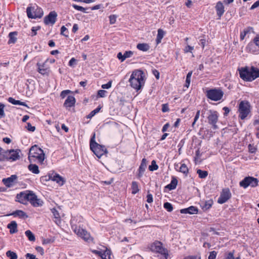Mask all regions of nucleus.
<instances>
[{
    "mask_svg": "<svg viewBox=\"0 0 259 259\" xmlns=\"http://www.w3.org/2000/svg\"><path fill=\"white\" fill-rule=\"evenodd\" d=\"M26 128L30 132H34L35 130V127L34 126H32V125L30 123H27Z\"/></svg>",
    "mask_w": 259,
    "mask_h": 259,
    "instance_id": "58",
    "label": "nucleus"
},
{
    "mask_svg": "<svg viewBox=\"0 0 259 259\" xmlns=\"http://www.w3.org/2000/svg\"><path fill=\"white\" fill-rule=\"evenodd\" d=\"M7 227L10 229V233L11 234H14L18 232L17 224L14 221H12L10 224H9L7 226Z\"/></svg>",
    "mask_w": 259,
    "mask_h": 259,
    "instance_id": "24",
    "label": "nucleus"
},
{
    "mask_svg": "<svg viewBox=\"0 0 259 259\" xmlns=\"http://www.w3.org/2000/svg\"><path fill=\"white\" fill-rule=\"evenodd\" d=\"M238 111L239 112V117L244 120L250 112V105L248 101L243 100L241 101L239 104Z\"/></svg>",
    "mask_w": 259,
    "mask_h": 259,
    "instance_id": "4",
    "label": "nucleus"
},
{
    "mask_svg": "<svg viewBox=\"0 0 259 259\" xmlns=\"http://www.w3.org/2000/svg\"><path fill=\"white\" fill-rule=\"evenodd\" d=\"M108 151L106 148L103 145L98 144V159L100 158L102 156L107 155Z\"/></svg>",
    "mask_w": 259,
    "mask_h": 259,
    "instance_id": "25",
    "label": "nucleus"
},
{
    "mask_svg": "<svg viewBox=\"0 0 259 259\" xmlns=\"http://www.w3.org/2000/svg\"><path fill=\"white\" fill-rule=\"evenodd\" d=\"M144 72L141 70H135L133 72L129 79L130 85L137 91L139 90L144 83Z\"/></svg>",
    "mask_w": 259,
    "mask_h": 259,
    "instance_id": "1",
    "label": "nucleus"
},
{
    "mask_svg": "<svg viewBox=\"0 0 259 259\" xmlns=\"http://www.w3.org/2000/svg\"><path fill=\"white\" fill-rule=\"evenodd\" d=\"M117 57L119 60L121 61V62H123L125 60L124 55H122L121 52H119L117 54Z\"/></svg>",
    "mask_w": 259,
    "mask_h": 259,
    "instance_id": "61",
    "label": "nucleus"
},
{
    "mask_svg": "<svg viewBox=\"0 0 259 259\" xmlns=\"http://www.w3.org/2000/svg\"><path fill=\"white\" fill-rule=\"evenodd\" d=\"M111 251L110 249L105 246H102V248H98V256L101 259H111Z\"/></svg>",
    "mask_w": 259,
    "mask_h": 259,
    "instance_id": "13",
    "label": "nucleus"
},
{
    "mask_svg": "<svg viewBox=\"0 0 259 259\" xmlns=\"http://www.w3.org/2000/svg\"><path fill=\"white\" fill-rule=\"evenodd\" d=\"M53 181H55L60 186H62L65 183L64 179L58 174H56L53 178Z\"/></svg>",
    "mask_w": 259,
    "mask_h": 259,
    "instance_id": "26",
    "label": "nucleus"
},
{
    "mask_svg": "<svg viewBox=\"0 0 259 259\" xmlns=\"http://www.w3.org/2000/svg\"><path fill=\"white\" fill-rule=\"evenodd\" d=\"M117 16L115 15H111L109 16L110 23L113 24L115 23L116 20Z\"/></svg>",
    "mask_w": 259,
    "mask_h": 259,
    "instance_id": "49",
    "label": "nucleus"
},
{
    "mask_svg": "<svg viewBox=\"0 0 259 259\" xmlns=\"http://www.w3.org/2000/svg\"><path fill=\"white\" fill-rule=\"evenodd\" d=\"M158 166L156 164V162L155 160H152L151 162V164L149 166V169L150 171H154L158 169Z\"/></svg>",
    "mask_w": 259,
    "mask_h": 259,
    "instance_id": "40",
    "label": "nucleus"
},
{
    "mask_svg": "<svg viewBox=\"0 0 259 259\" xmlns=\"http://www.w3.org/2000/svg\"><path fill=\"white\" fill-rule=\"evenodd\" d=\"M4 108V105L3 104L0 103V118L4 117L5 116Z\"/></svg>",
    "mask_w": 259,
    "mask_h": 259,
    "instance_id": "52",
    "label": "nucleus"
},
{
    "mask_svg": "<svg viewBox=\"0 0 259 259\" xmlns=\"http://www.w3.org/2000/svg\"><path fill=\"white\" fill-rule=\"evenodd\" d=\"M240 77L245 81H251L254 80V77L252 74L251 68L250 69L246 68H242L240 71Z\"/></svg>",
    "mask_w": 259,
    "mask_h": 259,
    "instance_id": "9",
    "label": "nucleus"
},
{
    "mask_svg": "<svg viewBox=\"0 0 259 259\" xmlns=\"http://www.w3.org/2000/svg\"><path fill=\"white\" fill-rule=\"evenodd\" d=\"M68 32L67 29L64 26H62L61 28V34L65 36V37H68Z\"/></svg>",
    "mask_w": 259,
    "mask_h": 259,
    "instance_id": "46",
    "label": "nucleus"
},
{
    "mask_svg": "<svg viewBox=\"0 0 259 259\" xmlns=\"http://www.w3.org/2000/svg\"><path fill=\"white\" fill-rule=\"evenodd\" d=\"M177 184H178L177 179L176 178L173 177L170 182V183L169 184L167 185L165 187V188L168 189L170 190H174L176 188Z\"/></svg>",
    "mask_w": 259,
    "mask_h": 259,
    "instance_id": "28",
    "label": "nucleus"
},
{
    "mask_svg": "<svg viewBox=\"0 0 259 259\" xmlns=\"http://www.w3.org/2000/svg\"><path fill=\"white\" fill-rule=\"evenodd\" d=\"M218 113L216 111H209V114L207 117L208 122L209 124H211L212 126V128L214 130L217 129L218 128V125H217V123L218 121Z\"/></svg>",
    "mask_w": 259,
    "mask_h": 259,
    "instance_id": "10",
    "label": "nucleus"
},
{
    "mask_svg": "<svg viewBox=\"0 0 259 259\" xmlns=\"http://www.w3.org/2000/svg\"><path fill=\"white\" fill-rule=\"evenodd\" d=\"M27 195V201H29L30 203L36 197V196L30 191H28Z\"/></svg>",
    "mask_w": 259,
    "mask_h": 259,
    "instance_id": "42",
    "label": "nucleus"
},
{
    "mask_svg": "<svg viewBox=\"0 0 259 259\" xmlns=\"http://www.w3.org/2000/svg\"><path fill=\"white\" fill-rule=\"evenodd\" d=\"M70 92L71 91L70 90H64L61 93L60 96L62 98H64L66 97L67 94Z\"/></svg>",
    "mask_w": 259,
    "mask_h": 259,
    "instance_id": "57",
    "label": "nucleus"
},
{
    "mask_svg": "<svg viewBox=\"0 0 259 259\" xmlns=\"http://www.w3.org/2000/svg\"><path fill=\"white\" fill-rule=\"evenodd\" d=\"M133 54L134 52L132 51H125L123 54L124 57H125V59H126L127 58L132 57Z\"/></svg>",
    "mask_w": 259,
    "mask_h": 259,
    "instance_id": "56",
    "label": "nucleus"
},
{
    "mask_svg": "<svg viewBox=\"0 0 259 259\" xmlns=\"http://www.w3.org/2000/svg\"><path fill=\"white\" fill-rule=\"evenodd\" d=\"M72 7L75 9L79 11H81L83 12H85V9L81 6H79L76 5H73Z\"/></svg>",
    "mask_w": 259,
    "mask_h": 259,
    "instance_id": "47",
    "label": "nucleus"
},
{
    "mask_svg": "<svg viewBox=\"0 0 259 259\" xmlns=\"http://www.w3.org/2000/svg\"><path fill=\"white\" fill-rule=\"evenodd\" d=\"M19 152H20L19 150H10L9 152V157H8V159H11L13 161L18 159L20 157V156L19 154Z\"/></svg>",
    "mask_w": 259,
    "mask_h": 259,
    "instance_id": "20",
    "label": "nucleus"
},
{
    "mask_svg": "<svg viewBox=\"0 0 259 259\" xmlns=\"http://www.w3.org/2000/svg\"><path fill=\"white\" fill-rule=\"evenodd\" d=\"M253 29L251 27H248L244 29L243 31L240 33V39L241 40H243L246 36V35L249 33Z\"/></svg>",
    "mask_w": 259,
    "mask_h": 259,
    "instance_id": "34",
    "label": "nucleus"
},
{
    "mask_svg": "<svg viewBox=\"0 0 259 259\" xmlns=\"http://www.w3.org/2000/svg\"><path fill=\"white\" fill-rule=\"evenodd\" d=\"M75 101V99L73 96H68L64 103V106L67 108L72 107L74 106Z\"/></svg>",
    "mask_w": 259,
    "mask_h": 259,
    "instance_id": "18",
    "label": "nucleus"
},
{
    "mask_svg": "<svg viewBox=\"0 0 259 259\" xmlns=\"http://www.w3.org/2000/svg\"><path fill=\"white\" fill-rule=\"evenodd\" d=\"M17 35V32L16 31L11 32L9 34V40L8 41L9 44H14L17 40L16 36Z\"/></svg>",
    "mask_w": 259,
    "mask_h": 259,
    "instance_id": "29",
    "label": "nucleus"
},
{
    "mask_svg": "<svg viewBox=\"0 0 259 259\" xmlns=\"http://www.w3.org/2000/svg\"><path fill=\"white\" fill-rule=\"evenodd\" d=\"M12 215L16 217H18L20 219H26L28 218V215L24 211L21 210H17L15 211H13L11 214L8 215Z\"/></svg>",
    "mask_w": 259,
    "mask_h": 259,
    "instance_id": "21",
    "label": "nucleus"
},
{
    "mask_svg": "<svg viewBox=\"0 0 259 259\" xmlns=\"http://www.w3.org/2000/svg\"><path fill=\"white\" fill-rule=\"evenodd\" d=\"M57 14L55 11H51L46 16L44 19V23L46 25L51 24L54 25L57 20Z\"/></svg>",
    "mask_w": 259,
    "mask_h": 259,
    "instance_id": "12",
    "label": "nucleus"
},
{
    "mask_svg": "<svg viewBox=\"0 0 259 259\" xmlns=\"http://www.w3.org/2000/svg\"><path fill=\"white\" fill-rule=\"evenodd\" d=\"M107 92L105 90L98 91V97L103 98L106 96Z\"/></svg>",
    "mask_w": 259,
    "mask_h": 259,
    "instance_id": "53",
    "label": "nucleus"
},
{
    "mask_svg": "<svg viewBox=\"0 0 259 259\" xmlns=\"http://www.w3.org/2000/svg\"><path fill=\"white\" fill-rule=\"evenodd\" d=\"M74 232L80 237L82 238L84 241L90 242L92 241L90 234L84 229L80 227H75L73 229Z\"/></svg>",
    "mask_w": 259,
    "mask_h": 259,
    "instance_id": "8",
    "label": "nucleus"
},
{
    "mask_svg": "<svg viewBox=\"0 0 259 259\" xmlns=\"http://www.w3.org/2000/svg\"><path fill=\"white\" fill-rule=\"evenodd\" d=\"M27 191L21 192L17 195L16 198L21 203L25 204L27 201Z\"/></svg>",
    "mask_w": 259,
    "mask_h": 259,
    "instance_id": "16",
    "label": "nucleus"
},
{
    "mask_svg": "<svg viewBox=\"0 0 259 259\" xmlns=\"http://www.w3.org/2000/svg\"><path fill=\"white\" fill-rule=\"evenodd\" d=\"M25 234L30 241H34L35 240V236L31 231L27 230L25 231Z\"/></svg>",
    "mask_w": 259,
    "mask_h": 259,
    "instance_id": "37",
    "label": "nucleus"
},
{
    "mask_svg": "<svg viewBox=\"0 0 259 259\" xmlns=\"http://www.w3.org/2000/svg\"><path fill=\"white\" fill-rule=\"evenodd\" d=\"M146 167L147 160L145 158H143L138 169V174L137 176L139 178H140L143 176Z\"/></svg>",
    "mask_w": 259,
    "mask_h": 259,
    "instance_id": "17",
    "label": "nucleus"
},
{
    "mask_svg": "<svg viewBox=\"0 0 259 259\" xmlns=\"http://www.w3.org/2000/svg\"><path fill=\"white\" fill-rule=\"evenodd\" d=\"M188 168L185 164H182L180 168V171L187 175L188 172Z\"/></svg>",
    "mask_w": 259,
    "mask_h": 259,
    "instance_id": "43",
    "label": "nucleus"
},
{
    "mask_svg": "<svg viewBox=\"0 0 259 259\" xmlns=\"http://www.w3.org/2000/svg\"><path fill=\"white\" fill-rule=\"evenodd\" d=\"M17 178L16 175H13L9 178L3 179L2 182L7 187H11L16 183Z\"/></svg>",
    "mask_w": 259,
    "mask_h": 259,
    "instance_id": "14",
    "label": "nucleus"
},
{
    "mask_svg": "<svg viewBox=\"0 0 259 259\" xmlns=\"http://www.w3.org/2000/svg\"><path fill=\"white\" fill-rule=\"evenodd\" d=\"M97 113V108L93 110L86 117L88 119H90Z\"/></svg>",
    "mask_w": 259,
    "mask_h": 259,
    "instance_id": "51",
    "label": "nucleus"
},
{
    "mask_svg": "<svg viewBox=\"0 0 259 259\" xmlns=\"http://www.w3.org/2000/svg\"><path fill=\"white\" fill-rule=\"evenodd\" d=\"M132 193L133 194H135L137 193L139 191V189L138 187V184L137 182L135 181H133L132 183Z\"/></svg>",
    "mask_w": 259,
    "mask_h": 259,
    "instance_id": "35",
    "label": "nucleus"
},
{
    "mask_svg": "<svg viewBox=\"0 0 259 259\" xmlns=\"http://www.w3.org/2000/svg\"><path fill=\"white\" fill-rule=\"evenodd\" d=\"M112 82V80H110L107 83L102 85L101 87L103 89H108L111 88Z\"/></svg>",
    "mask_w": 259,
    "mask_h": 259,
    "instance_id": "55",
    "label": "nucleus"
},
{
    "mask_svg": "<svg viewBox=\"0 0 259 259\" xmlns=\"http://www.w3.org/2000/svg\"><path fill=\"white\" fill-rule=\"evenodd\" d=\"M27 17L31 19L40 18L44 15V12L41 8L36 5H31L26 9Z\"/></svg>",
    "mask_w": 259,
    "mask_h": 259,
    "instance_id": "3",
    "label": "nucleus"
},
{
    "mask_svg": "<svg viewBox=\"0 0 259 259\" xmlns=\"http://www.w3.org/2000/svg\"><path fill=\"white\" fill-rule=\"evenodd\" d=\"M217 255V252L215 251H212L209 252L208 259H215Z\"/></svg>",
    "mask_w": 259,
    "mask_h": 259,
    "instance_id": "48",
    "label": "nucleus"
},
{
    "mask_svg": "<svg viewBox=\"0 0 259 259\" xmlns=\"http://www.w3.org/2000/svg\"><path fill=\"white\" fill-rule=\"evenodd\" d=\"M200 110H198L196 115H195V116L194 117V121L192 123V126L193 127H194V125L195 124V123L196 122V121L198 119L199 117V115H200Z\"/></svg>",
    "mask_w": 259,
    "mask_h": 259,
    "instance_id": "54",
    "label": "nucleus"
},
{
    "mask_svg": "<svg viewBox=\"0 0 259 259\" xmlns=\"http://www.w3.org/2000/svg\"><path fill=\"white\" fill-rule=\"evenodd\" d=\"M213 204V201L211 199L204 202H202L201 207L203 210H206L210 208Z\"/></svg>",
    "mask_w": 259,
    "mask_h": 259,
    "instance_id": "27",
    "label": "nucleus"
},
{
    "mask_svg": "<svg viewBox=\"0 0 259 259\" xmlns=\"http://www.w3.org/2000/svg\"><path fill=\"white\" fill-rule=\"evenodd\" d=\"M180 212L181 213L186 214L189 213L191 214H196L198 212V209L197 207L191 206L188 208L182 209L180 210Z\"/></svg>",
    "mask_w": 259,
    "mask_h": 259,
    "instance_id": "19",
    "label": "nucleus"
},
{
    "mask_svg": "<svg viewBox=\"0 0 259 259\" xmlns=\"http://www.w3.org/2000/svg\"><path fill=\"white\" fill-rule=\"evenodd\" d=\"M168 106L167 104H162V111L163 112H166L169 111Z\"/></svg>",
    "mask_w": 259,
    "mask_h": 259,
    "instance_id": "63",
    "label": "nucleus"
},
{
    "mask_svg": "<svg viewBox=\"0 0 259 259\" xmlns=\"http://www.w3.org/2000/svg\"><path fill=\"white\" fill-rule=\"evenodd\" d=\"M43 203V201L40 199H38L37 197L31 202V204L34 207L42 206Z\"/></svg>",
    "mask_w": 259,
    "mask_h": 259,
    "instance_id": "36",
    "label": "nucleus"
},
{
    "mask_svg": "<svg viewBox=\"0 0 259 259\" xmlns=\"http://www.w3.org/2000/svg\"><path fill=\"white\" fill-rule=\"evenodd\" d=\"M150 249L153 252L160 253L162 256L161 259H167L168 251L167 250L163 247L162 243L158 241H156L150 245Z\"/></svg>",
    "mask_w": 259,
    "mask_h": 259,
    "instance_id": "5",
    "label": "nucleus"
},
{
    "mask_svg": "<svg viewBox=\"0 0 259 259\" xmlns=\"http://www.w3.org/2000/svg\"><path fill=\"white\" fill-rule=\"evenodd\" d=\"M194 49V48L193 47H191L189 45H187L185 49H184V52L185 53H187L188 52H191Z\"/></svg>",
    "mask_w": 259,
    "mask_h": 259,
    "instance_id": "59",
    "label": "nucleus"
},
{
    "mask_svg": "<svg viewBox=\"0 0 259 259\" xmlns=\"http://www.w3.org/2000/svg\"><path fill=\"white\" fill-rule=\"evenodd\" d=\"M28 169L32 173L38 174L39 173L38 167L35 164H30L28 166Z\"/></svg>",
    "mask_w": 259,
    "mask_h": 259,
    "instance_id": "32",
    "label": "nucleus"
},
{
    "mask_svg": "<svg viewBox=\"0 0 259 259\" xmlns=\"http://www.w3.org/2000/svg\"><path fill=\"white\" fill-rule=\"evenodd\" d=\"M197 173L198 174L199 177L201 179L205 178L208 175L207 171L202 170L201 169H198L197 170Z\"/></svg>",
    "mask_w": 259,
    "mask_h": 259,
    "instance_id": "39",
    "label": "nucleus"
},
{
    "mask_svg": "<svg viewBox=\"0 0 259 259\" xmlns=\"http://www.w3.org/2000/svg\"><path fill=\"white\" fill-rule=\"evenodd\" d=\"M8 101L13 105H20L27 107V105L25 102H21L19 100H16L12 97H10L8 99Z\"/></svg>",
    "mask_w": 259,
    "mask_h": 259,
    "instance_id": "31",
    "label": "nucleus"
},
{
    "mask_svg": "<svg viewBox=\"0 0 259 259\" xmlns=\"http://www.w3.org/2000/svg\"><path fill=\"white\" fill-rule=\"evenodd\" d=\"M137 48L140 51L146 52L149 50L150 46L146 43L138 44Z\"/></svg>",
    "mask_w": 259,
    "mask_h": 259,
    "instance_id": "30",
    "label": "nucleus"
},
{
    "mask_svg": "<svg viewBox=\"0 0 259 259\" xmlns=\"http://www.w3.org/2000/svg\"><path fill=\"white\" fill-rule=\"evenodd\" d=\"M215 9L218 16L219 17V18H221L225 11L223 3L221 2H218L215 6Z\"/></svg>",
    "mask_w": 259,
    "mask_h": 259,
    "instance_id": "23",
    "label": "nucleus"
},
{
    "mask_svg": "<svg viewBox=\"0 0 259 259\" xmlns=\"http://www.w3.org/2000/svg\"><path fill=\"white\" fill-rule=\"evenodd\" d=\"M252 74L254 77V79L259 77V69L253 66L251 67Z\"/></svg>",
    "mask_w": 259,
    "mask_h": 259,
    "instance_id": "41",
    "label": "nucleus"
},
{
    "mask_svg": "<svg viewBox=\"0 0 259 259\" xmlns=\"http://www.w3.org/2000/svg\"><path fill=\"white\" fill-rule=\"evenodd\" d=\"M192 74V72H189L187 75L185 87L187 88H188L190 85Z\"/></svg>",
    "mask_w": 259,
    "mask_h": 259,
    "instance_id": "45",
    "label": "nucleus"
},
{
    "mask_svg": "<svg viewBox=\"0 0 259 259\" xmlns=\"http://www.w3.org/2000/svg\"><path fill=\"white\" fill-rule=\"evenodd\" d=\"M37 65L38 66V72L41 74L42 75L48 74L49 70L48 68L46 67V63H37Z\"/></svg>",
    "mask_w": 259,
    "mask_h": 259,
    "instance_id": "22",
    "label": "nucleus"
},
{
    "mask_svg": "<svg viewBox=\"0 0 259 259\" xmlns=\"http://www.w3.org/2000/svg\"><path fill=\"white\" fill-rule=\"evenodd\" d=\"M164 35V32L161 29H159L158 30V33L157 35V37L156 39V44H158L161 42V39L163 37Z\"/></svg>",
    "mask_w": 259,
    "mask_h": 259,
    "instance_id": "33",
    "label": "nucleus"
},
{
    "mask_svg": "<svg viewBox=\"0 0 259 259\" xmlns=\"http://www.w3.org/2000/svg\"><path fill=\"white\" fill-rule=\"evenodd\" d=\"M231 197V193L228 188H224L221 193L220 196L218 198V202L223 204L227 202Z\"/></svg>",
    "mask_w": 259,
    "mask_h": 259,
    "instance_id": "11",
    "label": "nucleus"
},
{
    "mask_svg": "<svg viewBox=\"0 0 259 259\" xmlns=\"http://www.w3.org/2000/svg\"><path fill=\"white\" fill-rule=\"evenodd\" d=\"M164 208L168 211L171 212L173 210V207L171 203L169 202H165L163 205Z\"/></svg>",
    "mask_w": 259,
    "mask_h": 259,
    "instance_id": "44",
    "label": "nucleus"
},
{
    "mask_svg": "<svg viewBox=\"0 0 259 259\" xmlns=\"http://www.w3.org/2000/svg\"><path fill=\"white\" fill-rule=\"evenodd\" d=\"M6 255L7 257H10V259H17L18 258L17 254L11 250L7 251Z\"/></svg>",
    "mask_w": 259,
    "mask_h": 259,
    "instance_id": "38",
    "label": "nucleus"
},
{
    "mask_svg": "<svg viewBox=\"0 0 259 259\" xmlns=\"http://www.w3.org/2000/svg\"><path fill=\"white\" fill-rule=\"evenodd\" d=\"M253 42L255 44L256 46L259 47V35H256L253 38Z\"/></svg>",
    "mask_w": 259,
    "mask_h": 259,
    "instance_id": "64",
    "label": "nucleus"
},
{
    "mask_svg": "<svg viewBox=\"0 0 259 259\" xmlns=\"http://www.w3.org/2000/svg\"><path fill=\"white\" fill-rule=\"evenodd\" d=\"M224 95V92L220 89H212L207 90L206 96L209 99L218 101L222 99Z\"/></svg>",
    "mask_w": 259,
    "mask_h": 259,
    "instance_id": "6",
    "label": "nucleus"
},
{
    "mask_svg": "<svg viewBox=\"0 0 259 259\" xmlns=\"http://www.w3.org/2000/svg\"><path fill=\"white\" fill-rule=\"evenodd\" d=\"M28 159L30 162L37 160L38 163L42 164L45 159V154L40 148L35 145L29 150Z\"/></svg>",
    "mask_w": 259,
    "mask_h": 259,
    "instance_id": "2",
    "label": "nucleus"
},
{
    "mask_svg": "<svg viewBox=\"0 0 259 259\" xmlns=\"http://www.w3.org/2000/svg\"><path fill=\"white\" fill-rule=\"evenodd\" d=\"M40 29V26H37V27H33L31 29V31L32 32V36H34L36 34V31L37 30Z\"/></svg>",
    "mask_w": 259,
    "mask_h": 259,
    "instance_id": "60",
    "label": "nucleus"
},
{
    "mask_svg": "<svg viewBox=\"0 0 259 259\" xmlns=\"http://www.w3.org/2000/svg\"><path fill=\"white\" fill-rule=\"evenodd\" d=\"M95 139L96 133L94 132L90 140V149L94 154L97 156V143H96Z\"/></svg>",
    "mask_w": 259,
    "mask_h": 259,
    "instance_id": "15",
    "label": "nucleus"
},
{
    "mask_svg": "<svg viewBox=\"0 0 259 259\" xmlns=\"http://www.w3.org/2000/svg\"><path fill=\"white\" fill-rule=\"evenodd\" d=\"M51 211L55 218L58 219L60 218L59 213L56 208H53V209H51Z\"/></svg>",
    "mask_w": 259,
    "mask_h": 259,
    "instance_id": "50",
    "label": "nucleus"
},
{
    "mask_svg": "<svg viewBox=\"0 0 259 259\" xmlns=\"http://www.w3.org/2000/svg\"><path fill=\"white\" fill-rule=\"evenodd\" d=\"M25 257L27 259H38L36 257L35 255H34L32 254L29 253H27L25 255Z\"/></svg>",
    "mask_w": 259,
    "mask_h": 259,
    "instance_id": "62",
    "label": "nucleus"
},
{
    "mask_svg": "<svg viewBox=\"0 0 259 259\" xmlns=\"http://www.w3.org/2000/svg\"><path fill=\"white\" fill-rule=\"evenodd\" d=\"M258 180L257 179L248 177L245 178L240 182V186L244 188H247L249 186L252 187H255L258 185Z\"/></svg>",
    "mask_w": 259,
    "mask_h": 259,
    "instance_id": "7",
    "label": "nucleus"
}]
</instances>
